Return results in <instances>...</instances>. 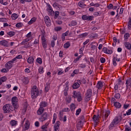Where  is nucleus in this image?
I'll return each instance as SVG.
<instances>
[{
    "mask_svg": "<svg viewBox=\"0 0 131 131\" xmlns=\"http://www.w3.org/2000/svg\"><path fill=\"white\" fill-rule=\"evenodd\" d=\"M39 95V91L37 86L34 85L32 87L31 91V97L32 99H36Z\"/></svg>",
    "mask_w": 131,
    "mask_h": 131,
    "instance_id": "1",
    "label": "nucleus"
},
{
    "mask_svg": "<svg viewBox=\"0 0 131 131\" xmlns=\"http://www.w3.org/2000/svg\"><path fill=\"white\" fill-rule=\"evenodd\" d=\"M46 32H42L41 34V45L44 49V50H46L47 48H48V43H47V39L46 38Z\"/></svg>",
    "mask_w": 131,
    "mask_h": 131,
    "instance_id": "2",
    "label": "nucleus"
},
{
    "mask_svg": "<svg viewBox=\"0 0 131 131\" xmlns=\"http://www.w3.org/2000/svg\"><path fill=\"white\" fill-rule=\"evenodd\" d=\"M3 110L5 113H11L13 111V107L10 104H7L4 105Z\"/></svg>",
    "mask_w": 131,
    "mask_h": 131,
    "instance_id": "3",
    "label": "nucleus"
},
{
    "mask_svg": "<svg viewBox=\"0 0 131 131\" xmlns=\"http://www.w3.org/2000/svg\"><path fill=\"white\" fill-rule=\"evenodd\" d=\"M73 97L74 99H77L78 102H81L82 100V98H81V94L79 92L74 91Z\"/></svg>",
    "mask_w": 131,
    "mask_h": 131,
    "instance_id": "4",
    "label": "nucleus"
},
{
    "mask_svg": "<svg viewBox=\"0 0 131 131\" xmlns=\"http://www.w3.org/2000/svg\"><path fill=\"white\" fill-rule=\"evenodd\" d=\"M46 10L48 12L49 16H54L55 12H54V10H53V8L52 7V6H51V5H50V4L49 3L47 4Z\"/></svg>",
    "mask_w": 131,
    "mask_h": 131,
    "instance_id": "5",
    "label": "nucleus"
},
{
    "mask_svg": "<svg viewBox=\"0 0 131 131\" xmlns=\"http://www.w3.org/2000/svg\"><path fill=\"white\" fill-rule=\"evenodd\" d=\"M11 102L14 109H18V107H19L18 105V98L16 96L12 97Z\"/></svg>",
    "mask_w": 131,
    "mask_h": 131,
    "instance_id": "6",
    "label": "nucleus"
},
{
    "mask_svg": "<svg viewBox=\"0 0 131 131\" xmlns=\"http://www.w3.org/2000/svg\"><path fill=\"white\" fill-rule=\"evenodd\" d=\"M15 63L16 62L13 59H12L6 62V63L5 64V68H7V69H9L10 70V69L13 67Z\"/></svg>",
    "mask_w": 131,
    "mask_h": 131,
    "instance_id": "7",
    "label": "nucleus"
},
{
    "mask_svg": "<svg viewBox=\"0 0 131 131\" xmlns=\"http://www.w3.org/2000/svg\"><path fill=\"white\" fill-rule=\"evenodd\" d=\"M47 119H48V113L47 112L41 115L40 117L39 118V120L41 122H43V121H45Z\"/></svg>",
    "mask_w": 131,
    "mask_h": 131,
    "instance_id": "8",
    "label": "nucleus"
},
{
    "mask_svg": "<svg viewBox=\"0 0 131 131\" xmlns=\"http://www.w3.org/2000/svg\"><path fill=\"white\" fill-rule=\"evenodd\" d=\"M44 19H45V24H46V26L48 27H51V26L52 25V22L51 21V18H50V17H49V16H46L44 17Z\"/></svg>",
    "mask_w": 131,
    "mask_h": 131,
    "instance_id": "9",
    "label": "nucleus"
},
{
    "mask_svg": "<svg viewBox=\"0 0 131 131\" xmlns=\"http://www.w3.org/2000/svg\"><path fill=\"white\" fill-rule=\"evenodd\" d=\"M92 89H88L86 91V97H85V100L86 101H90V100H91V97H92Z\"/></svg>",
    "mask_w": 131,
    "mask_h": 131,
    "instance_id": "10",
    "label": "nucleus"
},
{
    "mask_svg": "<svg viewBox=\"0 0 131 131\" xmlns=\"http://www.w3.org/2000/svg\"><path fill=\"white\" fill-rule=\"evenodd\" d=\"M30 127V122L29 120H26L24 125V129L25 131L28 130Z\"/></svg>",
    "mask_w": 131,
    "mask_h": 131,
    "instance_id": "11",
    "label": "nucleus"
},
{
    "mask_svg": "<svg viewBox=\"0 0 131 131\" xmlns=\"http://www.w3.org/2000/svg\"><path fill=\"white\" fill-rule=\"evenodd\" d=\"M82 19L84 20L93 21L94 20V16H88L86 15H84L82 16Z\"/></svg>",
    "mask_w": 131,
    "mask_h": 131,
    "instance_id": "12",
    "label": "nucleus"
},
{
    "mask_svg": "<svg viewBox=\"0 0 131 131\" xmlns=\"http://www.w3.org/2000/svg\"><path fill=\"white\" fill-rule=\"evenodd\" d=\"M29 41H25V40H23L21 42V45H23L24 48H25V49H28V48H30V47H31V45H30V42H28Z\"/></svg>",
    "mask_w": 131,
    "mask_h": 131,
    "instance_id": "13",
    "label": "nucleus"
},
{
    "mask_svg": "<svg viewBox=\"0 0 131 131\" xmlns=\"http://www.w3.org/2000/svg\"><path fill=\"white\" fill-rule=\"evenodd\" d=\"M102 52H103L104 54H107L108 55H111V54L113 53V51L112 50L108 49L106 47L102 49Z\"/></svg>",
    "mask_w": 131,
    "mask_h": 131,
    "instance_id": "14",
    "label": "nucleus"
},
{
    "mask_svg": "<svg viewBox=\"0 0 131 131\" xmlns=\"http://www.w3.org/2000/svg\"><path fill=\"white\" fill-rule=\"evenodd\" d=\"M60 125H61V123L60 122V121H56L54 126V131H59V129H60Z\"/></svg>",
    "mask_w": 131,
    "mask_h": 131,
    "instance_id": "15",
    "label": "nucleus"
},
{
    "mask_svg": "<svg viewBox=\"0 0 131 131\" xmlns=\"http://www.w3.org/2000/svg\"><path fill=\"white\" fill-rule=\"evenodd\" d=\"M26 38L24 40L25 41H29L32 39V35H31V32H30L26 36Z\"/></svg>",
    "mask_w": 131,
    "mask_h": 131,
    "instance_id": "16",
    "label": "nucleus"
},
{
    "mask_svg": "<svg viewBox=\"0 0 131 131\" xmlns=\"http://www.w3.org/2000/svg\"><path fill=\"white\" fill-rule=\"evenodd\" d=\"M120 120H121V117L120 116L116 117L113 120V122L116 125L118 124L120 122Z\"/></svg>",
    "mask_w": 131,
    "mask_h": 131,
    "instance_id": "17",
    "label": "nucleus"
},
{
    "mask_svg": "<svg viewBox=\"0 0 131 131\" xmlns=\"http://www.w3.org/2000/svg\"><path fill=\"white\" fill-rule=\"evenodd\" d=\"M104 86V83L102 81H98L96 85V88L98 90H102L103 86Z\"/></svg>",
    "mask_w": 131,
    "mask_h": 131,
    "instance_id": "18",
    "label": "nucleus"
},
{
    "mask_svg": "<svg viewBox=\"0 0 131 131\" xmlns=\"http://www.w3.org/2000/svg\"><path fill=\"white\" fill-rule=\"evenodd\" d=\"M124 46L125 49H127V50H131V43L129 42H127V41H126L124 42Z\"/></svg>",
    "mask_w": 131,
    "mask_h": 131,
    "instance_id": "19",
    "label": "nucleus"
},
{
    "mask_svg": "<svg viewBox=\"0 0 131 131\" xmlns=\"http://www.w3.org/2000/svg\"><path fill=\"white\" fill-rule=\"evenodd\" d=\"M0 45L3 47H8L9 46V42L6 40H1L0 41Z\"/></svg>",
    "mask_w": 131,
    "mask_h": 131,
    "instance_id": "20",
    "label": "nucleus"
},
{
    "mask_svg": "<svg viewBox=\"0 0 131 131\" xmlns=\"http://www.w3.org/2000/svg\"><path fill=\"white\" fill-rule=\"evenodd\" d=\"M126 84L127 86V89H130L131 87V78H127L126 81Z\"/></svg>",
    "mask_w": 131,
    "mask_h": 131,
    "instance_id": "21",
    "label": "nucleus"
},
{
    "mask_svg": "<svg viewBox=\"0 0 131 131\" xmlns=\"http://www.w3.org/2000/svg\"><path fill=\"white\" fill-rule=\"evenodd\" d=\"M45 111V108L43 107H40L38 108V110L37 111L36 113L37 115H41L43 113V112Z\"/></svg>",
    "mask_w": 131,
    "mask_h": 131,
    "instance_id": "22",
    "label": "nucleus"
},
{
    "mask_svg": "<svg viewBox=\"0 0 131 131\" xmlns=\"http://www.w3.org/2000/svg\"><path fill=\"white\" fill-rule=\"evenodd\" d=\"M37 18L35 17H32L31 20L28 23V25H32L37 20Z\"/></svg>",
    "mask_w": 131,
    "mask_h": 131,
    "instance_id": "23",
    "label": "nucleus"
},
{
    "mask_svg": "<svg viewBox=\"0 0 131 131\" xmlns=\"http://www.w3.org/2000/svg\"><path fill=\"white\" fill-rule=\"evenodd\" d=\"M27 62L29 64H33L34 63V58L33 57H29L27 59Z\"/></svg>",
    "mask_w": 131,
    "mask_h": 131,
    "instance_id": "24",
    "label": "nucleus"
},
{
    "mask_svg": "<svg viewBox=\"0 0 131 131\" xmlns=\"http://www.w3.org/2000/svg\"><path fill=\"white\" fill-rule=\"evenodd\" d=\"M40 107L41 108H45L48 106V102L46 101H41L39 104Z\"/></svg>",
    "mask_w": 131,
    "mask_h": 131,
    "instance_id": "25",
    "label": "nucleus"
},
{
    "mask_svg": "<svg viewBox=\"0 0 131 131\" xmlns=\"http://www.w3.org/2000/svg\"><path fill=\"white\" fill-rule=\"evenodd\" d=\"M129 33H125L124 35V41H127L128 40V38H129Z\"/></svg>",
    "mask_w": 131,
    "mask_h": 131,
    "instance_id": "26",
    "label": "nucleus"
},
{
    "mask_svg": "<svg viewBox=\"0 0 131 131\" xmlns=\"http://www.w3.org/2000/svg\"><path fill=\"white\" fill-rule=\"evenodd\" d=\"M99 118H100V116L99 115L97 116L96 115H94L93 116V119L94 121H95V122H96L97 123L99 122Z\"/></svg>",
    "mask_w": 131,
    "mask_h": 131,
    "instance_id": "27",
    "label": "nucleus"
},
{
    "mask_svg": "<svg viewBox=\"0 0 131 131\" xmlns=\"http://www.w3.org/2000/svg\"><path fill=\"white\" fill-rule=\"evenodd\" d=\"M10 124L11 125V126H15V125L18 124V122L14 120H12L10 122Z\"/></svg>",
    "mask_w": 131,
    "mask_h": 131,
    "instance_id": "28",
    "label": "nucleus"
},
{
    "mask_svg": "<svg viewBox=\"0 0 131 131\" xmlns=\"http://www.w3.org/2000/svg\"><path fill=\"white\" fill-rule=\"evenodd\" d=\"M79 86H80V82H75L73 85V89L75 90L76 89H78Z\"/></svg>",
    "mask_w": 131,
    "mask_h": 131,
    "instance_id": "29",
    "label": "nucleus"
},
{
    "mask_svg": "<svg viewBox=\"0 0 131 131\" xmlns=\"http://www.w3.org/2000/svg\"><path fill=\"white\" fill-rule=\"evenodd\" d=\"M17 59H18V60H20V59H22V55H18L16 57H15V58H14L13 59H12V60H13L15 63H17Z\"/></svg>",
    "mask_w": 131,
    "mask_h": 131,
    "instance_id": "30",
    "label": "nucleus"
},
{
    "mask_svg": "<svg viewBox=\"0 0 131 131\" xmlns=\"http://www.w3.org/2000/svg\"><path fill=\"white\" fill-rule=\"evenodd\" d=\"M110 114V111H109L105 110L103 112V115H104L105 118H107V117L109 116Z\"/></svg>",
    "mask_w": 131,
    "mask_h": 131,
    "instance_id": "31",
    "label": "nucleus"
},
{
    "mask_svg": "<svg viewBox=\"0 0 131 131\" xmlns=\"http://www.w3.org/2000/svg\"><path fill=\"white\" fill-rule=\"evenodd\" d=\"M98 36H99V35H98V34L93 33L90 35L89 37L90 38H98Z\"/></svg>",
    "mask_w": 131,
    "mask_h": 131,
    "instance_id": "32",
    "label": "nucleus"
},
{
    "mask_svg": "<svg viewBox=\"0 0 131 131\" xmlns=\"http://www.w3.org/2000/svg\"><path fill=\"white\" fill-rule=\"evenodd\" d=\"M18 17L19 15L16 13H13L11 15V18L12 20H16V19H18Z\"/></svg>",
    "mask_w": 131,
    "mask_h": 131,
    "instance_id": "33",
    "label": "nucleus"
},
{
    "mask_svg": "<svg viewBox=\"0 0 131 131\" xmlns=\"http://www.w3.org/2000/svg\"><path fill=\"white\" fill-rule=\"evenodd\" d=\"M78 6L79 7V8H84L85 7H86V5H85L83 2H79L78 3Z\"/></svg>",
    "mask_w": 131,
    "mask_h": 131,
    "instance_id": "34",
    "label": "nucleus"
},
{
    "mask_svg": "<svg viewBox=\"0 0 131 131\" xmlns=\"http://www.w3.org/2000/svg\"><path fill=\"white\" fill-rule=\"evenodd\" d=\"M50 84L49 83H47L45 86V92L46 93H48L49 91H50Z\"/></svg>",
    "mask_w": 131,
    "mask_h": 131,
    "instance_id": "35",
    "label": "nucleus"
},
{
    "mask_svg": "<svg viewBox=\"0 0 131 131\" xmlns=\"http://www.w3.org/2000/svg\"><path fill=\"white\" fill-rule=\"evenodd\" d=\"M23 82L24 84H28L29 83V79L28 78H25L23 80Z\"/></svg>",
    "mask_w": 131,
    "mask_h": 131,
    "instance_id": "36",
    "label": "nucleus"
},
{
    "mask_svg": "<svg viewBox=\"0 0 131 131\" xmlns=\"http://www.w3.org/2000/svg\"><path fill=\"white\" fill-rule=\"evenodd\" d=\"M114 105L115 107H116V108H121V104H120V103L118 102H115V103H114Z\"/></svg>",
    "mask_w": 131,
    "mask_h": 131,
    "instance_id": "37",
    "label": "nucleus"
},
{
    "mask_svg": "<svg viewBox=\"0 0 131 131\" xmlns=\"http://www.w3.org/2000/svg\"><path fill=\"white\" fill-rule=\"evenodd\" d=\"M56 120H57V114H56V113H54L53 115V121H52V123L53 124H55V123L56 122Z\"/></svg>",
    "mask_w": 131,
    "mask_h": 131,
    "instance_id": "38",
    "label": "nucleus"
},
{
    "mask_svg": "<svg viewBox=\"0 0 131 131\" xmlns=\"http://www.w3.org/2000/svg\"><path fill=\"white\" fill-rule=\"evenodd\" d=\"M75 108H76V105H75V104H74V103H72L70 105V109L71 111L75 110Z\"/></svg>",
    "mask_w": 131,
    "mask_h": 131,
    "instance_id": "39",
    "label": "nucleus"
},
{
    "mask_svg": "<svg viewBox=\"0 0 131 131\" xmlns=\"http://www.w3.org/2000/svg\"><path fill=\"white\" fill-rule=\"evenodd\" d=\"M32 0H20V4H25V3H31Z\"/></svg>",
    "mask_w": 131,
    "mask_h": 131,
    "instance_id": "40",
    "label": "nucleus"
},
{
    "mask_svg": "<svg viewBox=\"0 0 131 131\" xmlns=\"http://www.w3.org/2000/svg\"><path fill=\"white\" fill-rule=\"evenodd\" d=\"M8 35H9L10 37H12V36H14L15 35V33L13 31H10L7 33Z\"/></svg>",
    "mask_w": 131,
    "mask_h": 131,
    "instance_id": "41",
    "label": "nucleus"
},
{
    "mask_svg": "<svg viewBox=\"0 0 131 131\" xmlns=\"http://www.w3.org/2000/svg\"><path fill=\"white\" fill-rule=\"evenodd\" d=\"M64 73V71H63V69H60L58 70V75H62Z\"/></svg>",
    "mask_w": 131,
    "mask_h": 131,
    "instance_id": "42",
    "label": "nucleus"
},
{
    "mask_svg": "<svg viewBox=\"0 0 131 131\" xmlns=\"http://www.w3.org/2000/svg\"><path fill=\"white\" fill-rule=\"evenodd\" d=\"M70 47V43L69 42H67L66 43L64 44L63 47L64 49H68Z\"/></svg>",
    "mask_w": 131,
    "mask_h": 131,
    "instance_id": "43",
    "label": "nucleus"
},
{
    "mask_svg": "<svg viewBox=\"0 0 131 131\" xmlns=\"http://www.w3.org/2000/svg\"><path fill=\"white\" fill-rule=\"evenodd\" d=\"M38 72L40 74H42L43 73V67H40L38 69Z\"/></svg>",
    "mask_w": 131,
    "mask_h": 131,
    "instance_id": "44",
    "label": "nucleus"
},
{
    "mask_svg": "<svg viewBox=\"0 0 131 131\" xmlns=\"http://www.w3.org/2000/svg\"><path fill=\"white\" fill-rule=\"evenodd\" d=\"M114 98H115V99H117V100H119V98H120V94L116 93L114 96Z\"/></svg>",
    "mask_w": 131,
    "mask_h": 131,
    "instance_id": "45",
    "label": "nucleus"
},
{
    "mask_svg": "<svg viewBox=\"0 0 131 131\" xmlns=\"http://www.w3.org/2000/svg\"><path fill=\"white\" fill-rule=\"evenodd\" d=\"M115 125L116 124L114 123V122L112 121L108 127L110 129H113V127H114V125Z\"/></svg>",
    "mask_w": 131,
    "mask_h": 131,
    "instance_id": "46",
    "label": "nucleus"
},
{
    "mask_svg": "<svg viewBox=\"0 0 131 131\" xmlns=\"http://www.w3.org/2000/svg\"><path fill=\"white\" fill-rule=\"evenodd\" d=\"M0 4L3 6H7L8 5V1L4 2V0H0Z\"/></svg>",
    "mask_w": 131,
    "mask_h": 131,
    "instance_id": "47",
    "label": "nucleus"
},
{
    "mask_svg": "<svg viewBox=\"0 0 131 131\" xmlns=\"http://www.w3.org/2000/svg\"><path fill=\"white\" fill-rule=\"evenodd\" d=\"M88 35H89V33H84L82 34H81L80 35H79L80 37H85V36H88Z\"/></svg>",
    "mask_w": 131,
    "mask_h": 131,
    "instance_id": "48",
    "label": "nucleus"
},
{
    "mask_svg": "<svg viewBox=\"0 0 131 131\" xmlns=\"http://www.w3.org/2000/svg\"><path fill=\"white\" fill-rule=\"evenodd\" d=\"M1 81L3 82H5V81H7V77L3 76L0 78Z\"/></svg>",
    "mask_w": 131,
    "mask_h": 131,
    "instance_id": "49",
    "label": "nucleus"
},
{
    "mask_svg": "<svg viewBox=\"0 0 131 131\" xmlns=\"http://www.w3.org/2000/svg\"><path fill=\"white\" fill-rule=\"evenodd\" d=\"M36 61L38 64H42V59L40 57L37 58Z\"/></svg>",
    "mask_w": 131,
    "mask_h": 131,
    "instance_id": "50",
    "label": "nucleus"
},
{
    "mask_svg": "<svg viewBox=\"0 0 131 131\" xmlns=\"http://www.w3.org/2000/svg\"><path fill=\"white\" fill-rule=\"evenodd\" d=\"M59 15H60V12H59V11H55V15H54V19H57Z\"/></svg>",
    "mask_w": 131,
    "mask_h": 131,
    "instance_id": "51",
    "label": "nucleus"
},
{
    "mask_svg": "<svg viewBox=\"0 0 131 131\" xmlns=\"http://www.w3.org/2000/svg\"><path fill=\"white\" fill-rule=\"evenodd\" d=\"M113 61H117V62H119L120 61V58H117V56H114L113 58Z\"/></svg>",
    "mask_w": 131,
    "mask_h": 131,
    "instance_id": "52",
    "label": "nucleus"
},
{
    "mask_svg": "<svg viewBox=\"0 0 131 131\" xmlns=\"http://www.w3.org/2000/svg\"><path fill=\"white\" fill-rule=\"evenodd\" d=\"M54 30L55 31H61V30H62V27H56L54 28Z\"/></svg>",
    "mask_w": 131,
    "mask_h": 131,
    "instance_id": "53",
    "label": "nucleus"
},
{
    "mask_svg": "<svg viewBox=\"0 0 131 131\" xmlns=\"http://www.w3.org/2000/svg\"><path fill=\"white\" fill-rule=\"evenodd\" d=\"M79 68H85L86 66H85V63H81L78 65Z\"/></svg>",
    "mask_w": 131,
    "mask_h": 131,
    "instance_id": "54",
    "label": "nucleus"
},
{
    "mask_svg": "<svg viewBox=\"0 0 131 131\" xmlns=\"http://www.w3.org/2000/svg\"><path fill=\"white\" fill-rule=\"evenodd\" d=\"M80 112H81V108H78L76 111V115L77 116L80 114Z\"/></svg>",
    "mask_w": 131,
    "mask_h": 131,
    "instance_id": "55",
    "label": "nucleus"
},
{
    "mask_svg": "<svg viewBox=\"0 0 131 131\" xmlns=\"http://www.w3.org/2000/svg\"><path fill=\"white\" fill-rule=\"evenodd\" d=\"M9 69L7 68H4L1 70V72H3V73H6L7 72H9Z\"/></svg>",
    "mask_w": 131,
    "mask_h": 131,
    "instance_id": "56",
    "label": "nucleus"
},
{
    "mask_svg": "<svg viewBox=\"0 0 131 131\" xmlns=\"http://www.w3.org/2000/svg\"><path fill=\"white\" fill-rule=\"evenodd\" d=\"M118 84H116L114 86V92L117 93L118 92Z\"/></svg>",
    "mask_w": 131,
    "mask_h": 131,
    "instance_id": "57",
    "label": "nucleus"
},
{
    "mask_svg": "<svg viewBox=\"0 0 131 131\" xmlns=\"http://www.w3.org/2000/svg\"><path fill=\"white\" fill-rule=\"evenodd\" d=\"M70 111V110L68 107L64 108L62 110V112H69Z\"/></svg>",
    "mask_w": 131,
    "mask_h": 131,
    "instance_id": "58",
    "label": "nucleus"
},
{
    "mask_svg": "<svg viewBox=\"0 0 131 131\" xmlns=\"http://www.w3.org/2000/svg\"><path fill=\"white\" fill-rule=\"evenodd\" d=\"M77 25V23L74 20H73L72 21H71V26H75Z\"/></svg>",
    "mask_w": 131,
    "mask_h": 131,
    "instance_id": "59",
    "label": "nucleus"
},
{
    "mask_svg": "<svg viewBox=\"0 0 131 131\" xmlns=\"http://www.w3.org/2000/svg\"><path fill=\"white\" fill-rule=\"evenodd\" d=\"M41 128L42 129V130H41V131H48V130H47V128H48V127H46V126L42 125L41 127Z\"/></svg>",
    "mask_w": 131,
    "mask_h": 131,
    "instance_id": "60",
    "label": "nucleus"
},
{
    "mask_svg": "<svg viewBox=\"0 0 131 131\" xmlns=\"http://www.w3.org/2000/svg\"><path fill=\"white\" fill-rule=\"evenodd\" d=\"M100 61L101 63H105V62H106V59L104 57H101L100 58Z\"/></svg>",
    "mask_w": 131,
    "mask_h": 131,
    "instance_id": "61",
    "label": "nucleus"
},
{
    "mask_svg": "<svg viewBox=\"0 0 131 131\" xmlns=\"http://www.w3.org/2000/svg\"><path fill=\"white\" fill-rule=\"evenodd\" d=\"M22 25H23L22 23H18L16 24V27H17V28H20V27H21Z\"/></svg>",
    "mask_w": 131,
    "mask_h": 131,
    "instance_id": "62",
    "label": "nucleus"
},
{
    "mask_svg": "<svg viewBox=\"0 0 131 131\" xmlns=\"http://www.w3.org/2000/svg\"><path fill=\"white\" fill-rule=\"evenodd\" d=\"M128 26L131 28V17L129 18V21L128 23Z\"/></svg>",
    "mask_w": 131,
    "mask_h": 131,
    "instance_id": "63",
    "label": "nucleus"
},
{
    "mask_svg": "<svg viewBox=\"0 0 131 131\" xmlns=\"http://www.w3.org/2000/svg\"><path fill=\"white\" fill-rule=\"evenodd\" d=\"M53 8H56L57 7H59V4L55 2L53 4Z\"/></svg>",
    "mask_w": 131,
    "mask_h": 131,
    "instance_id": "64",
    "label": "nucleus"
}]
</instances>
